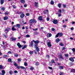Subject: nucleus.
<instances>
[{
	"label": "nucleus",
	"instance_id": "47",
	"mask_svg": "<svg viewBox=\"0 0 75 75\" xmlns=\"http://www.w3.org/2000/svg\"><path fill=\"white\" fill-rule=\"evenodd\" d=\"M63 7L64 8H66L67 7V6H66V5L65 4H63Z\"/></svg>",
	"mask_w": 75,
	"mask_h": 75
},
{
	"label": "nucleus",
	"instance_id": "22",
	"mask_svg": "<svg viewBox=\"0 0 75 75\" xmlns=\"http://www.w3.org/2000/svg\"><path fill=\"white\" fill-rule=\"evenodd\" d=\"M27 46H28L27 45H25L22 48V49L23 50H24V49L25 48H26V47H27Z\"/></svg>",
	"mask_w": 75,
	"mask_h": 75
},
{
	"label": "nucleus",
	"instance_id": "58",
	"mask_svg": "<svg viewBox=\"0 0 75 75\" xmlns=\"http://www.w3.org/2000/svg\"><path fill=\"white\" fill-rule=\"evenodd\" d=\"M13 8H16V6L15 5H13Z\"/></svg>",
	"mask_w": 75,
	"mask_h": 75
},
{
	"label": "nucleus",
	"instance_id": "42",
	"mask_svg": "<svg viewBox=\"0 0 75 75\" xmlns=\"http://www.w3.org/2000/svg\"><path fill=\"white\" fill-rule=\"evenodd\" d=\"M33 31H37V30H38V28L33 29Z\"/></svg>",
	"mask_w": 75,
	"mask_h": 75
},
{
	"label": "nucleus",
	"instance_id": "63",
	"mask_svg": "<svg viewBox=\"0 0 75 75\" xmlns=\"http://www.w3.org/2000/svg\"><path fill=\"white\" fill-rule=\"evenodd\" d=\"M17 68H18V69H20V67L18 66H17Z\"/></svg>",
	"mask_w": 75,
	"mask_h": 75
},
{
	"label": "nucleus",
	"instance_id": "4",
	"mask_svg": "<svg viewBox=\"0 0 75 75\" xmlns=\"http://www.w3.org/2000/svg\"><path fill=\"white\" fill-rule=\"evenodd\" d=\"M12 30L13 31H16L17 30V27H16V25H14L12 28Z\"/></svg>",
	"mask_w": 75,
	"mask_h": 75
},
{
	"label": "nucleus",
	"instance_id": "3",
	"mask_svg": "<svg viewBox=\"0 0 75 75\" xmlns=\"http://www.w3.org/2000/svg\"><path fill=\"white\" fill-rule=\"evenodd\" d=\"M17 38L14 37L11 38H10V40L12 41H15L16 40Z\"/></svg>",
	"mask_w": 75,
	"mask_h": 75
},
{
	"label": "nucleus",
	"instance_id": "19",
	"mask_svg": "<svg viewBox=\"0 0 75 75\" xmlns=\"http://www.w3.org/2000/svg\"><path fill=\"white\" fill-rule=\"evenodd\" d=\"M4 0H1L0 1L1 4H3L4 3Z\"/></svg>",
	"mask_w": 75,
	"mask_h": 75
},
{
	"label": "nucleus",
	"instance_id": "40",
	"mask_svg": "<svg viewBox=\"0 0 75 75\" xmlns=\"http://www.w3.org/2000/svg\"><path fill=\"white\" fill-rule=\"evenodd\" d=\"M72 50L73 52H75V48H73Z\"/></svg>",
	"mask_w": 75,
	"mask_h": 75
},
{
	"label": "nucleus",
	"instance_id": "30",
	"mask_svg": "<svg viewBox=\"0 0 75 75\" xmlns=\"http://www.w3.org/2000/svg\"><path fill=\"white\" fill-rule=\"evenodd\" d=\"M13 71H9V74L10 75H12L13 74Z\"/></svg>",
	"mask_w": 75,
	"mask_h": 75
},
{
	"label": "nucleus",
	"instance_id": "45",
	"mask_svg": "<svg viewBox=\"0 0 75 75\" xmlns=\"http://www.w3.org/2000/svg\"><path fill=\"white\" fill-rule=\"evenodd\" d=\"M0 68L1 69H3V66L1 65H0Z\"/></svg>",
	"mask_w": 75,
	"mask_h": 75
},
{
	"label": "nucleus",
	"instance_id": "36",
	"mask_svg": "<svg viewBox=\"0 0 75 75\" xmlns=\"http://www.w3.org/2000/svg\"><path fill=\"white\" fill-rule=\"evenodd\" d=\"M1 9L2 10H4L5 9V7H2L1 8Z\"/></svg>",
	"mask_w": 75,
	"mask_h": 75
},
{
	"label": "nucleus",
	"instance_id": "6",
	"mask_svg": "<svg viewBox=\"0 0 75 75\" xmlns=\"http://www.w3.org/2000/svg\"><path fill=\"white\" fill-rule=\"evenodd\" d=\"M47 45L48 47H51L52 46V45H51V42H47Z\"/></svg>",
	"mask_w": 75,
	"mask_h": 75
},
{
	"label": "nucleus",
	"instance_id": "9",
	"mask_svg": "<svg viewBox=\"0 0 75 75\" xmlns=\"http://www.w3.org/2000/svg\"><path fill=\"white\" fill-rule=\"evenodd\" d=\"M48 12V9H45V10L44 11V13L45 14H47Z\"/></svg>",
	"mask_w": 75,
	"mask_h": 75
},
{
	"label": "nucleus",
	"instance_id": "23",
	"mask_svg": "<svg viewBox=\"0 0 75 75\" xmlns=\"http://www.w3.org/2000/svg\"><path fill=\"white\" fill-rule=\"evenodd\" d=\"M59 41H60V40H59V39L57 38L56 40V42L57 43L58 42H59Z\"/></svg>",
	"mask_w": 75,
	"mask_h": 75
},
{
	"label": "nucleus",
	"instance_id": "56",
	"mask_svg": "<svg viewBox=\"0 0 75 75\" xmlns=\"http://www.w3.org/2000/svg\"><path fill=\"white\" fill-rule=\"evenodd\" d=\"M8 54H12L11 51H9L8 52Z\"/></svg>",
	"mask_w": 75,
	"mask_h": 75
},
{
	"label": "nucleus",
	"instance_id": "48",
	"mask_svg": "<svg viewBox=\"0 0 75 75\" xmlns=\"http://www.w3.org/2000/svg\"><path fill=\"white\" fill-rule=\"evenodd\" d=\"M30 35H26V37L28 38L29 37H30Z\"/></svg>",
	"mask_w": 75,
	"mask_h": 75
},
{
	"label": "nucleus",
	"instance_id": "28",
	"mask_svg": "<svg viewBox=\"0 0 75 75\" xmlns=\"http://www.w3.org/2000/svg\"><path fill=\"white\" fill-rule=\"evenodd\" d=\"M50 3L51 4H52V5H53V4H54V1H51L50 2Z\"/></svg>",
	"mask_w": 75,
	"mask_h": 75
},
{
	"label": "nucleus",
	"instance_id": "20",
	"mask_svg": "<svg viewBox=\"0 0 75 75\" xmlns=\"http://www.w3.org/2000/svg\"><path fill=\"white\" fill-rule=\"evenodd\" d=\"M59 69H64V67H63L61 66L59 67Z\"/></svg>",
	"mask_w": 75,
	"mask_h": 75
},
{
	"label": "nucleus",
	"instance_id": "7",
	"mask_svg": "<svg viewBox=\"0 0 75 75\" xmlns=\"http://www.w3.org/2000/svg\"><path fill=\"white\" fill-rule=\"evenodd\" d=\"M53 22L54 24H57L58 23V21L56 20H53Z\"/></svg>",
	"mask_w": 75,
	"mask_h": 75
},
{
	"label": "nucleus",
	"instance_id": "50",
	"mask_svg": "<svg viewBox=\"0 0 75 75\" xmlns=\"http://www.w3.org/2000/svg\"><path fill=\"white\" fill-rule=\"evenodd\" d=\"M46 20H47V21H49V20H50V18L49 17H48L47 18Z\"/></svg>",
	"mask_w": 75,
	"mask_h": 75
},
{
	"label": "nucleus",
	"instance_id": "12",
	"mask_svg": "<svg viewBox=\"0 0 75 75\" xmlns=\"http://www.w3.org/2000/svg\"><path fill=\"white\" fill-rule=\"evenodd\" d=\"M69 60L70 61H72V62H74V58L73 57H70L69 59Z\"/></svg>",
	"mask_w": 75,
	"mask_h": 75
},
{
	"label": "nucleus",
	"instance_id": "64",
	"mask_svg": "<svg viewBox=\"0 0 75 75\" xmlns=\"http://www.w3.org/2000/svg\"><path fill=\"white\" fill-rule=\"evenodd\" d=\"M62 74H63V73L62 72H60L59 73V74L60 75H62Z\"/></svg>",
	"mask_w": 75,
	"mask_h": 75
},
{
	"label": "nucleus",
	"instance_id": "11",
	"mask_svg": "<svg viewBox=\"0 0 75 75\" xmlns=\"http://www.w3.org/2000/svg\"><path fill=\"white\" fill-rule=\"evenodd\" d=\"M51 36H52V35L50 33H48L47 35V37L48 38H49V37H51Z\"/></svg>",
	"mask_w": 75,
	"mask_h": 75
},
{
	"label": "nucleus",
	"instance_id": "24",
	"mask_svg": "<svg viewBox=\"0 0 75 75\" xmlns=\"http://www.w3.org/2000/svg\"><path fill=\"white\" fill-rule=\"evenodd\" d=\"M29 53L30 54V55H33V51H30L29 52Z\"/></svg>",
	"mask_w": 75,
	"mask_h": 75
},
{
	"label": "nucleus",
	"instance_id": "61",
	"mask_svg": "<svg viewBox=\"0 0 75 75\" xmlns=\"http://www.w3.org/2000/svg\"><path fill=\"white\" fill-rule=\"evenodd\" d=\"M4 57H5V58H6V57H7V55H4Z\"/></svg>",
	"mask_w": 75,
	"mask_h": 75
},
{
	"label": "nucleus",
	"instance_id": "15",
	"mask_svg": "<svg viewBox=\"0 0 75 75\" xmlns=\"http://www.w3.org/2000/svg\"><path fill=\"white\" fill-rule=\"evenodd\" d=\"M2 73L1 74L2 75H4V74H5V71L4 70H2Z\"/></svg>",
	"mask_w": 75,
	"mask_h": 75
},
{
	"label": "nucleus",
	"instance_id": "21",
	"mask_svg": "<svg viewBox=\"0 0 75 75\" xmlns=\"http://www.w3.org/2000/svg\"><path fill=\"white\" fill-rule=\"evenodd\" d=\"M30 45L32 47H33V41H31Z\"/></svg>",
	"mask_w": 75,
	"mask_h": 75
},
{
	"label": "nucleus",
	"instance_id": "44",
	"mask_svg": "<svg viewBox=\"0 0 75 75\" xmlns=\"http://www.w3.org/2000/svg\"><path fill=\"white\" fill-rule=\"evenodd\" d=\"M59 36V33H58V34H57L56 35V36H55V38H57V37H58V36Z\"/></svg>",
	"mask_w": 75,
	"mask_h": 75
},
{
	"label": "nucleus",
	"instance_id": "39",
	"mask_svg": "<svg viewBox=\"0 0 75 75\" xmlns=\"http://www.w3.org/2000/svg\"><path fill=\"white\" fill-rule=\"evenodd\" d=\"M51 62L52 63H53V64L55 63V62L54 61V60L53 59L52 60Z\"/></svg>",
	"mask_w": 75,
	"mask_h": 75
},
{
	"label": "nucleus",
	"instance_id": "25",
	"mask_svg": "<svg viewBox=\"0 0 75 75\" xmlns=\"http://www.w3.org/2000/svg\"><path fill=\"white\" fill-rule=\"evenodd\" d=\"M59 57L60 58H61V59H63V58L62 57V55H59Z\"/></svg>",
	"mask_w": 75,
	"mask_h": 75
},
{
	"label": "nucleus",
	"instance_id": "59",
	"mask_svg": "<svg viewBox=\"0 0 75 75\" xmlns=\"http://www.w3.org/2000/svg\"><path fill=\"white\" fill-rule=\"evenodd\" d=\"M59 12L61 13V9H59Z\"/></svg>",
	"mask_w": 75,
	"mask_h": 75
},
{
	"label": "nucleus",
	"instance_id": "27",
	"mask_svg": "<svg viewBox=\"0 0 75 75\" xmlns=\"http://www.w3.org/2000/svg\"><path fill=\"white\" fill-rule=\"evenodd\" d=\"M58 6L59 7V8H61V4L59 3L58 4Z\"/></svg>",
	"mask_w": 75,
	"mask_h": 75
},
{
	"label": "nucleus",
	"instance_id": "32",
	"mask_svg": "<svg viewBox=\"0 0 75 75\" xmlns=\"http://www.w3.org/2000/svg\"><path fill=\"white\" fill-rule=\"evenodd\" d=\"M15 57H18L19 55L18 54H14Z\"/></svg>",
	"mask_w": 75,
	"mask_h": 75
},
{
	"label": "nucleus",
	"instance_id": "16",
	"mask_svg": "<svg viewBox=\"0 0 75 75\" xmlns=\"http://www.w3.org/2000/svg\"><path fill=\"white\" fill-rule=\"evenodd\" d=\"M8 19V17L7 16H5L4 18V20H7Z\"/></svg>",
	"mask_w": 75,
	"mask_h": 75
},
{
	"label": "nucleus",
	"instance_id": "55",
	"mask_svg": "<svg viewBox=\"0 0 75 75\" xmlns=\"http://www.w3.org/2000/svg\"><path fill=\"white\" fill-rule=\"evenodd\" d=\"M8 12H5V15H8Z\"/></svg>",
	"mask_w": 75,
	"mask_h": 75
},
{
	"label": "nucleus",
	"instance_id": "17",
	"mask_svg": "<svg viewBox=\"0 0 75 75\" xmlns=\"http://www.w3.org/2000/svg\"><path fill=\"white\" fill-rule=\"evenodd\" d=\"M21 3H23V4L25 3V1L24 0H21Z\"/></svg>",
	"mask_w": 75,
	"mask_h": 75
},
{
	"label": "nucleus",
	"instance_id": "49",
	"mask_svg": "<svg viewBox=\"0 0 75 75\" xmlns=\"http://www.w3.org/2000/svg\"><path fill=\"white\" fill-rule=\"evenodd\" d=\"M63 27H64V28H65L67 27V25H63Z\"/></svg>",
	"mask_w": 75,
	"mask_h": 75
},
{
	"label": "nucleus",
	"instance_id": "38",
	"mask_svg": "<svg viewBox=\"0 0 75 75\" xmlns=\"http://www.w3.org/2000/svg\"><path fill=\"white\" fill-rule=\"evenodd\" d=\"M59 45H60V46H64V44L62 43H60L59 44Z\"/></svg>",
	"mask_w": 75,
	"mask_h": 75
},
{
	"label": "nucleus",
	"instance_id": "37",
	"mask_svg": "<svg viewBox=\"0 0 75 75\" xmlns=\"http://www.w3.org/2000/svg\"><path fill=\"white\" fill-rule=\"evenodd\" d=\"M35 64L36 65H39V63L38 62H36Z\"/></svg>",
	"mask_w": 75,
	"mask_h": 75
},
{
	"label": "nucleus",
	"instance_id": "5",
	"mask_svg": "<svg viewBox=\"0 0 75 75\" xmlns=\"http://www.w3.org/2000/svg\"><path fill=\"white\" fill-rule=\"evenodd\" d=\"M34 47L35 48H36L37 51H38V52L40 51V50L39 49V48H38V47H37L36 45H35Z\"/></svg>",
	"mask_w": 75,
	"mask_h": 75
},
{
	"label": "nucleus",
	"instance_id": "2",
	"mask_svg": "<svg viewBox=\"0 0 75 75\" xmlns=\"http://www.w3.org/2000/svg\"><path fill=\"white\" fill-rule=\"evenodd\" d=\"M10 28L8 27L6 29L5 32L7 34V32H7V33H8V31H10Z\"/></svg>",
	"mask_w": 75,
	"mask_h": 75
},
{
	"label": "nucleus",
	"instance_id": "41",
	"mask_svg": "<svg viewBox=\"0 0 75 75\" xmlns=\"http://www.w3.org/2000/svg\"><path fill=\"white\" fill-rule=\"evenodd\" d=\"M14 66H15V67H17L18 66V65L16 63H15L14 64Z\"/></svg>",
	"mask_w": 75,
	"mask_h": 75
},
{
	"label": "nucleus",
	"instance_id": "57",
	"mask_svg": "<svg viewBox=\"0 0 75 75\" xmlns=\"http://www.w3.org/2000/svg\"><path fill=\"white\" fill-rule=\"evenodd\" d=\"M48 68L49 69H52V68L51 67H48Z\"/></svg>",
	"mask_w": 75,
	"mask_h": 75
},
{
	"label": "nucleus",
	"instance_id": "29",
	"mask_svg": "<svg viewBox=\"0 0 75 75\" xmlns=\"http://www.w3.org/2000/svg\"><path fill=\"white\" fill-rule=\"evenodd\" d=\"M24 65L26 67H27V66H28V64H27V63L26 62H25L24 63Z\"/></svg>",
	"mask_w": 75,
	"mask_h": 75
},
{
	"label": "nucleus",
	"instance_id": "10",
	"mask_svg": "<svg viewBox=\"0 0 75 75\" xmlns=\"http://www.w3.org/2000/svg\"><path fill=\"white\" fill-rule=\"evenodd\" d=\"M17 45L18 46L19 48H21L22 46L21 45H20V43H18L17 44Z\"/></svg>",
	"mask_w": 75,
	"mask_h": 75
},
{
	"label": "nucleus",
	"instance_id": "54",
	"mask_svg": "<svg viewBox=\"0 0 75 75\" xmlns=\"http://www.w3.org/2000/svg\"><path fill=\"white\" fill-rule=\"evenodd\" d=\"M62 50H64L65 49V48L64 47H63L62 48Z\"/></svg>",
	"mask_w": 75,
	"mask_h": 75
},
{
	"label": "nucleus",
	"instance_id": "43",
	"mask_svg": "<svg viewBox=\"0 0 75 75\" xmlns=\"http://www.w3.org/2000/svg\"><path fill=\"white\" fill-rule=\"evenodd\" d=\"M11 59H8V62H11Z\"/></svg>",
	"mask_w": 75,
	"mask_h": 75
},
{
	"label": "nucleus",
	"instance_id": "8",
	"mask_svg": "<svg viewBox=\"0 0 75 75\" xmlns=\"http://www.w3.org/2000/svg\"><path fill=\"white\" fill-rule=\"evenodd\" d=\"M16 27H17V28H20L21 27V25L20 24H17L16 25H15Z\"/></svg>",
	"mask_w": 75,
	"mask_h": 75
},
{
	"label": "nucleus",
	"instance_id": "53",
	"mask_svg": "<svg viewBox=\"0 0 75 75\" xmlns=\"http://www.w3.org/2000/svg\"><path fill=\"white\" fill-rule=\"evenodd\" d=\"M4 36L5 37V38H7V36L6 35H4Z\"/></svg>",
	"mask_w": 75,
	"mask_h": 75
},
{
	"label": "nucleus",
	"instance_id": "13",
	"mask_svg": "<svg viewBox=\"0 0 75 75\" xmlns=\"http://www.w3.org/2000/svg\"><path fill=\"white\" fill-rule=\"evenodd\" d=\"M38 2H35V5L36 7H38Z\"/></svg>",
	"mask_w": 75,
	"mask_h": 75
},
{
	"label": "nucleus",
	"instance_id": "1",
	"mask_svg": "<svg viewBox=\"0 0 75 75\" xmlns=\"http://www.w3.org/2000/svg\"><path fill=\"white\" fill-rule=\"evenodd\" d=\"M37 21L35 19H32L30 20V25H32L33 23H36Z\"/></svg>",
	"mask_w": 75,
	"mask_h": 75
},
{
	"label": "nucleus",
	"instance_id": "26",
	"mask_svg": "<svg viewBox=\"0 0 75 75\" xmlns=\"http://www.w3.org/2000/svg\"><path fill=\"white\" fill-rule=\"evenodd\" d=\"M35 43V44H38L39 43V41H36Z\"/></svg>",
	"mask_w": 75,
	"mask_h": 75
},
{
	"label": "nucleus",
	"instance_id": "35",
	"mask_svg": "<svg viewBox=\"0 0 75 75\" xmlns=\"http://www.w3.org/2000/svg\"><path fill=\"white\" fill-rule=\"evenodd\" d=\"M20 68H21L22 69H25L26 68L23 67V66H21L20 67Z\"/></svg>",
	"mask_w": 75,
	"mask_h": 75
},
{
	"label": "nucleus",
	"instance_id": "14",
	"mask_svg": "<svg viewBox=\"0 0 75 75\" xmlns=\"http://www.w3.org/2000/svg\"><path fill=\"white\" fill-rule=\"evenodd\" d=\"M25 16V15L24 14H22L20 15V17L21 18H23Z\"/></svg>",
	"mask_w": 75,
	"mask_h": 75
},
{
	"label": "nucleus",
	"instance_id": "33",
	"mask_svg": "<svg viewBox=\"0 0 75 75\" xmlns=\"http://www.w3.org/2000/svg\"><path fill=\"white\" fill-rule=\"evenodd\" d=\"M71 72H75V69H73L71 70Z\"/></svg>",
	"mask_w": 75,
	"mask_h": 75
},
{
	"label": "nucleus",
	"instance_id": "34",
	"mask_svg": "<svg viewBox=\"0 0 75 75\" xmlns=\"http://www.w3.org/2000/svg\"><path fill=\"white\" fill-rule=\"evenodd\" d=\"M30 15V14L29 13H27L26 14V16H29Z\"/></svg>",
	"mask_w": 75,
	"mask_h": 75
},
{
	"label": "nucleus",
	"instance_id": "51",
	"mask_svg": "<svg viewBox=\"0 0 75 75\" xmlns=\"http://www.w3.org/2000/svg\"><path fill=\"white\" fill-rule=\"evenodd\" d=\"M52 30L53 31H55V29H54V28H52Z\"/></svg>",
	"mask_w": 75,
	"mask_h": 75
},
{
	"label": "nucleus",
	"instance_id": "62",
	"mask_svg": "<svg viewBox=\"0 0 75 75\" xmlns=\"http://www.w3.org/2000/svg\"><path fill=\"white\" fill-rule=\"evenodd\" d=\"M74 28L73 27H72L71 28V30H74Z\"/></svg>",
	"mask_w": 75,
	"mask_h": 75
},
{
	"label": "nucleus",
	"instance_id": "18",
	"mask_svg": "<svg viewBox=\"0 0 75 75\" xmlns=\"http://www.w3.org/2000/svg\"><path fill=\"white\" fill-rule=\"evenodd\" d=\"M59 37H62L63 35V34L62 33H59Z\"/></svg>",
	"mask_w": 75,
	"mask_h": 75
},
{
	"label": "nucleus",
	"instance_id": "31",
	"mask_svg": "<svg viewBox=\"0 0 75 75\" xmlns=\"http://www.w3.org/2000/svg\"><path fill=\"white\" fill-rule=\"evenodd\" d=\"M38 19L39 20H42V17L41 16L39 17Z\"/></svg>",
	"mask_w": 75,
	"mask_h": 75
},
{
	"label": "nucleus",
	"instance_id": "60",
	"mask_svg": "<svg viewBox=\"0 0 75 75\" xmlns=\"http://www.w3.org/2000/svg\"><path fill=\"white\" fill-rule=\"evenodd\" d=\"M65 57H67L68 56V54H65Z\"/></svg>",
	"mask_w": 75,
	"mask_h": 75
},
{
	"label": "nucleus",
	"instance_id": "46",
	"mask_svg": "<svg viewBox=\"0 0 75 75\" xmlns=\"http://www.w3.org/2000/svg\"><path fill=\"white\" fill-rule=\"evenodd\" d=\"M30 69L31 70H33V69H34V67H31V68H30Z\"/></svg>",
	"mask_w": 75,
	"mask_h": 75
},
{
	"label": "nucleus",
	"instance_id": "52",
	"mask_svg": "<svg viewBox=\"0 0 75 75\" xmlns=\"http://www.w3.org/2000/svg\"><path fill=\"white\" fill-rule=\"evenodd\" d=\"M58 16L59 17H61V14L59 13L58 14Z\"/></svg>",
	"mask_w": 75,
	"mask_h": 75
}]
</instances>
